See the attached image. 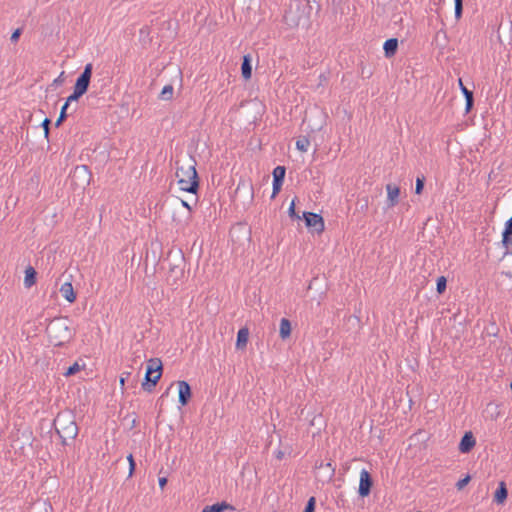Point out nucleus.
I'll return each mask as SVG.
<instances>
[{"label":"nucleus","mask_w":512,"mask_h":512,"mask_svg":"<svg viewBox=\"0 0 512 512\" xmlns=\"http://www.w3.org/2000/svg\"><path fill=\"white\" fill-rule=\"evenodd\" d=\"M286 174V168L285 166H277L274 168L272 175H273V191L271 198H275L276 195L281 191L283 182L285 179Z\"/></svg>","instance_id":"f8f14e48"},{"label":"nucleus","mask_w":512,"mask_h":512,"mask_svg":"<svg viewBox=\"0 0 512 512\" xmlns=\"http://www.w3.org/2000/svg\"><path fill=\"white\" fill-rule=\"evenodd\" d=\"M510 389L512 390V380H511V383H510Z\"/></svg>","instance_id":"6e6d98bb"},{"label":"nucleus","mask_w":512,"mask_h":512,"mask_svg":"<svg viewBox=\"0 0 512 512\" xmlns=\"http://www.w3.org/2000/svg\"><path fill=\"white\" fill-rule=\"evenodd\" d=\"M53 426L61 439L62 445H67L68 439H75L78 435V426L75 421V416L71 412L58 413L53 421Z\"/></svg>","instance_id":"20e7f679"},{"label":"nucleus","mask_w":512,"mask_h":512,"mask_svg":"<svg viewBox=\"0 0 512 512\" xmlns=\"http://www.w3.org/2000/svg\"><path fill=\"white\" fill-rule=\"evenodd\" d=\"M37 281V271L32 267L28 266L25 269V277H24V286L26 288H31Z\"/></svg>","instance_id":"b1692460"},{"label":"nucleus","mask_w":512,"mask_h":512,"mask_svg":"<svg viewBox=\"0 0 512 512\" xmlns=\"http://www.w3.org/2000/svg\"><path fill=\"white\" fill-rule=\"evenodd\" d=\"M283 456H284V453L282 451H278L276 453V458L279 459V460H281L283 458Z\"/></svg>","instance_id":"09e8293b"},{"label":"nucleus","mask_w":512,"mask_h":512,"mask_svg":"<svg viewBox=\"0 0 512 512\" xmlns=\"http://www.w3.org/2000/svg\"><path fill=\"white\" fill-rule=\"evenodd\" d=\"M174 88L171 84L165 85L160 92L159 98L161 100H171L173 97Z\"/></svg>","instance_id":"bb28decb"},{"label":"nucleus","mask_w":512,"mask_h":512,"mask_svg":"<svg viewBox=\"0 0 512 512\" xmlns=\"http://www.w3.org/2000/svg\"><path fill=\"white\" fill-rule=\"evenodd\" d=\"M508 497V489L504 481L499 482L494 492L493 501L497 504H504Z\"/></svg>","instance_id":"a211bd4d"},{"label":"nucleus","mask_w":512,"mask_h":512,"mask_svg":"<svg viewBox=\"0 0 512 512\" xmlns=\"http://www.w3.org/2000/svg\"><path fill=\"white\" fill-rule=\"evenodd\" d=\"M67 110H68V107L63 105L61 108L60 114L55 122L56 127H59L67 119V117H68Z\"/></svg>","instance_id":"473e14b6"},{"label":"nucleus","mask_w":512,"mask_h":512,"mask_svg":"<svg viewBox=\"0 0 512 512\" xmlns=\"http://www.w3.org/2000/svg\"><path fill=\"white\" fill-rule=\"evenodd\" d=\"M130 375H131V373H130V372H123V373L121 374V376H120V385H121V387H123V386H124V384H125V380H126V379H128Z\"/></svg>","instance_id":"c03bdc74"},{"label":"nucleus","mask_w":512,"mask_h":512,"mask_svg":"<svg viewBox=\"0 0 512 512\" xmlns=\"http://www.w3.org/2000/svg\"><path fill=\"white\" fill-rule=\"evenodd\" d=\"M71 185L75 188L85 189L92 179V173L86 165H78L69 175Z\"/></svg>","instance_id":"1a4fd4ad"},{"label":"nucleus","mask_w":512,"mask_h":512,"mask_svg":"<svg viewBox=\"0 0 512 512\" xmlns=\"http://www.w3.org/2000/svg\"><path fill=\"white\" fill-rule=\"evenodd\" d=\"M93 74V64L87 63L84 67L83 72L77 77L73 92L69 95L64 103V106L68 107L72 102H77L84 94L87 93L91 78Z\"/></svg>","instance_id":"39448f33"},{"label":"nucleus","mask_w":512,"mask_h":512,"mask_svg":"<svg viewBox=\"0 0 512 512\" xmlns=\"http://www.w3.org/2000/svg\"><path fill=\"white\" fill-rule=\"evenodd\" d=\"M344 503H345V500H342V502L337 501V504H338V505H339V504H340V505H344Z\"/></svg>","instance_id":"603ef678"},{"label":"nucleus","mask_w":512,"mask_h":512,"mask_svg":"<svg viewBox=\"0 0 512 512\" xmlns=\"http://www.w3.org/2000/svg\"><path fill=\"white\" fill-rule=\"evenodd\" d=\"M344 503H345V500H342V502L337 501V504H338V505H339V504H340V505H344Z\"/></svg>","instance_id":"5fc2aeb1"},{"label":"nucleus","mask_w":512,"mask_h":512,"mask_svg":"<svg viewBox=\"0 0 512 512\" xmlns=\"http://www.w3.org/2000/svg\"><path fill=\"white\" fill-rule=\"evenodd\" d=\"M127 460L129 462V474L128 477H132L136 470V462L132 454L127 456Z\"/></svg>","instance_id":"4c0bfd02"},{"label":"nucleus","mask_w":512,"mask_h":512,"mask_svg":"<svg viewBox=\"0 0 512 512\" xmlns=\"http://www.w3.org/2000/svg\"><path fill=\"white\" fill-rule=\"evenodd\" d=\"M192 398V389L187 381H178V401L181 406H186Z\"/></svg>","instance_id":"ddd939ff"},{"label":"nucleus","mask_w":512,"mask_h":512,"mask_svg":"<svg viewBox=\"0 0 512 512\" xmlns=\"http://www.w3.org/2000/svg\"><path fill=\"white\" fill-rule=\"evenodd\" d=\"M49 342L56 347H62L75 337V330L69 325L67 317L54 318L46 328Z\"/></svg>","instance_id":"f03ea898"},{"label":"nucleus","mask_w":512,"mask_h":512,"mask_svg":"<svg viewBox=\"0 0 512 512\" xmlns=\"http://www.w3.org/2000/svg\"><path fill=\"white\" fill-rule=\"evenodd\" d=\"M60 293L69 303H74L76 301L77 295L71 282L63 283L60 287Z\"/></svg>","instance_id":"aec40b11"},{"label":"nucleus","mask_w":512,"mask_h":512,"mask_svg":"<svg viewBox=\"0 0 512 512\" xmlns=\"http://www.w3.org/2000/svg\"><path fill=\"white\" fill-rule=\"evenodd\" d=\"M63 74H64V72H61L60 76L54 80V84H56V85L62 84V82H63V79H62Z\"/></svg>","instance_id":"de8ad7c7"},{"label":"nucleus","mask_w":512,"mask_h":512,"mask_svg":"<svg viewBox=\"0 0 512 512\" xmlns=\"http://www.w3.org/2000/svg\"><path fill=\"white\" fill-rule=\"evenodd\" d=\"M502 245L507 250L505 254L508 253V249L512 247V225L505 224L504 230L502 232Z\"/></svg>","instance_id":"393cba45"},{"label":"nucleus","mask_w":512,"mask_h":512,"mask_svg":"<svg viewBox=\"0 0 512 512\" xmlns=\"http://www.w3.org/2000/svg\"><path fill=\"white\" fill-rule=\"evenodd\" d=\"M425 176L420 175L416 178L415 194L420 195L423 192L425 186Z\"/></svg>","instance_id":"2f4dec72"},{"label":"nucleus","mask_w":512,"mask_h":512,"mask_svg":"<svg viewBox=\"0 0 512 512\" xmlns=\"http://www.w3.org/2000/svg\"><path fill=\"white\" fill-rule=\"evenodd\" d=\"M306 1H307V7H308L309 11L315 10L316 14L320 13V11L322 9L321 0H306Z\"/></svg>","instance_id":"c756f323"},{"label":"nucleus","mask_w":512,"mask_h":512,"mask_svg":"<svg viewBox=\"0 0 512 512\" xmlns=\"http://www.w3.org/2000/svg\"><path fill=\"white\" fill-rule=\"evenodd\" d=\"M283 21L290 28L298 27L304 18V7L300 0H287L285 3Z\"/></svg>","instance_id":"6e6552de"},{"label":"nucleus","mask_w":512,"mask_h":512,"mask_svg":"<svg viewBox=\"0 0 512 512\" xmlns=\"http://www.w3.org/2000/svg\"><path fill=\"white\" fill-rule=\"evenodd\" d=\"M315 508H316V498L314 496H311L307 500L303 512H315Z\"/></svg>","instance_id":"f704fd0d"},{"label":"nucleus","mask_w":512,"mask_h":512,"mask_svg":"<svg viewBox=\"0 0 512 512\" xmlns=\"http://www.w3.org/2000/svg\"><path fill=\"white\" fill-rule=\"evenodd\" d=\"M226 510L234 511L235 507L227 503L226 501H222L212 505L205 506L202 512H224Z\"/></svg>","instance_id":"4be33fe9"},{"label":"nucleus","mask_w":512,"mask_h":512,"mask_svg":"<svg viewBox=\"0 0 512 512\" xmlns=\"http://www.w3.org/2000/svg\"><path fill=\"white\" fill-rule=\"evenodd\" d=\"M348 320H349V321L354 320V321H356L357 323H359V322H360V319H359L357 316H349Z\"/></svg>","instance_id":"8fccbe9b"},{"label":"nucleus","mask_w":512,"mask_h":512,"mask_svg":"<svg viewBox=\"0 0 512 512\" xmlns=\"http://www.w3.org/2000/svg\"><path fill=\"white\" fill-rule=\"evenodd\" d=\"M197 162L191 155L182 166L176 167V177L180 190L196 195L194 205L198 202L197 193L200 188V178L196 170Z\"/></svg>","instance_id":"f257e3e1"},{"label":"nucleus","mask_w":512,"mask_h":512,"mask_svg":"<svg viewBox=\"0 0 512 512\" xmlns=\"http://www.w3.org/2000/svg\"><path fill=\"white\" fill-rule=\"evenodd\" d=\"M241 75L244 80L251 79L252 76V57L250 54H245L242 57Z\"/></svg>","instance_id":"f3484780"},{"label":"nucleus","mask_w":512,"mask_h":512,"mask_svg":"<svg viewBox=\"0 0 512 512\" xmlns=\"http://www.w3.org/2000/svg\"><path fill=\"white\" fill-rule=\"evenodd\" d=\"M465 101H466L465 111H466V113H469L474 107V95L465 98Z\"/></svg>","instance_id":"a19ab883"},{"label":"nucleus","mask_w":512,"mask_h":512,"mask_svg":"<svg viewBox=\"0 0 512 512\" xmlns=\"http://www.w3.org/2000/svg\"><path fill=\"white\" fill-rule=\"evenodd\" d=\"M502 275H505V276H507L509 278H512V272L511 271H508V272L503 271Z\"/></svg>","instance_id":"3c124183"},{"label":"nucleus","mask_w":512,"mask_h":512,"mask_svg":"<svg viewBox=\"0 0 512 512\" xmlns=\"http://www.w3.org/2000/svg\"><path fill=\"white\" fill-rule=\"evenodd\" d=\"M455 18L460 19L463 13V0H454Z\"/></svg>","instance_id":"c9c22d12"},{"label":"nucleus","mask_w":512,"mask_h":512,"mask_svg":"<svg viewBox=\"0 0 512 512\" xmlns=\"http://www.w3.org/2000/svg\"><path fill=\"white\" fill-rule=\"evenodd\" d=\"M236 229L243 230V237L246 240H250V238H251V230H250V228H247L245 225H243L241 223H238L236 226H234L232 228V230L230 231V234H232Z\"/></svg>","instance_id":"7c9ffc66"},{"label":"nucleus","mask_w":512,"mask_h":512,"mask_svg":"<svg viewBox=\"0 0 512 512\" xmlns=\"http://www.w3.org/2000/svg\"><path fill=\"white\" fill-rule=\"evenodd\" d=\"M158 482H159L160 488L164 489V487L167 485L168 479L166 477H160Z\"/></svg>","instance_id":"a18cd8bd"},{"label":"nucleus","mask_w":512,"mask_h":512,"mask_svg":"<svg viewBox=\"0 0 512 512\" xmlns=\"http://www.w3.org/2000/svg\"><path fill=\"white\" fill-rule=\"evenodd\" d=\"M84 367L83 366H80L78 362H74L71 366H69L66 371L63 373V375L65 377H70V376H73L75 375L76 373H78L82 368Z\"/></svg>","instance_id":"c85d7f7f"},{"label":"nucleus","mask_w":512,"mask_h":512,"mask_svg":"<svg viewBox=\"0 0 512 512\" xmlns=\"http://www.w3.org/2000/svg\"><path fill=\"white\" fill-rule=\"evenodd\" d=\"M315 468L322 470V472H321L322 480L325 482H330L335 475L336 468L334 465H332L331 462L324 463L323 461H321V462L317 461L315 463Z\"/></svg>","instance_id":"2eb2a0df"},{"label":"nucleus","mask_w":512,"mask_h":512,"mask_svg":"<svg viewBox=\"0 0 512 512\" xmlns=\"http://www.w3.org/2000/svg\"><path fill=\"white\" fill-rule=\"evenodd\" d=\"M374 485V480L369 471L362 469L360 472L358 494L361 498L368 497Z\"/></svg>","instance_id":"9b49d317"},{"label":"nucleus","mask_w":512,"mask_h":512,"mask_svg":"<svg viewBox=\"0 0 512 512\" xmlns=\"http://www.w3.org/2000/svg\"><path fill=\"white\" fill-rule=\"evenodd\" d=\"M254 200V189L250 179L240 178L239 183L232 196V201L236 206L246 208Z\"/></svg>","instance_id":"0eeeda50"},{"label":"nucleus","mask_w":512,"mask_h":512,"mask_svg":"<svg viewBox=\"0 0 512 512\" xmlns=\"http://www.w3.org/2000/svg\"><path fill=\"white\" fill-rule=\"evenodd\" d=\"M51 120L49 118H45L42 123H41V127L43 128L44 130V136L47 140V142H49V134H50V126H51Z\"/></svg>","instance_id":"72a5a7b5"},{"label":"nucleus","mask_w":512,"mask_h":512,"mask_svg":"<svg viewBox=\"0 0 512 512\" xmlns=\"http://www.w3.org/2000/svg\"><path fill=\"white\" fill-rule=\"evenodd\" d=\"M329 74H330V73L328 72V73H321V74L319 75V83H318V85H317L318 87H320V86H324V84L328 82V80H329Z\"/></svg>","instance_id":"37998d69"},{"label":"nucleus","mask_w":512,"mask_h":512,"mask_svg":"<svg viewBox=\"0 0 512 512\" xmlns=\"http://www.w3.org/2000/svg\"><path fill=\"white\" fill-rule=\"evenodd\" d=\"M21 34H22V29L21 28L15 29L12 32L11 37H10L11 42L12 43H16L19 40Z\"/></svg>","instance_id":"79ce46f5"},{"label":"nucleus","mask_w":512,"mask_h":512,"mask_svg":"<svg viewBox=\"0 0 512 512\" xmlns=\"http://www.w3.org/2000/svg\"><path fill=\"white\" fill-rule=\"evenodd\" d=\"M309 145H310V139L308 136H300L296 140V148L300 152H306L308 150Z\"/></svg>","instance_id":"a878e982"},{"label":"nucleus","mask_w":512,"mask_h":512,"mask_svg":"<svg viewBox=\"0 0 512 512\" xmlns=\"http://www.w3.org/2000/svg\"><path fill=\"white\" fill-rule=\"evenodd\" d=\"M292 332V325L291 321L287 318H282L280 320V327H279V336L282 340H286L291 336Z\"/></svg>","instance_id":"5701e85b"},{"label":"nucleus","mask_w":512,"mask_h":512,"mask_svg":"<svg viewBox=\"0 0 512 512\" xmlns=\"http://www.w3.org/2000/svg\"><path fill=\"white\" fill-rule=\"evenodd\" d=\"M471 480V476L467 474L464 478L459 479L455 485L458 490H462Z\"/></svg>","instance_id":"58836bf2"},{"label":"nucleus","mask_w":512,"mask_h":512,"mask_svg":"<svg viewBox=\"0 0 512 512\" xmlns=\"http://www.w3.org/2000/svg\"><path fill=\"white\" fill-rule=\"evenodd\" d=\"M249 339V329L247 327H242L237 332L236 338V349L242 350L246 348Z\"/></svg>","instance_id":"412c9836"},{"label":"nucleus","mask_w":512,"mask_h":512,"mask_svg":"<svg viewBox=\"0 0 512 512\" xmlns=\"http://www.w3.org/2000/svg\"><path fill=\"white\" fill-rule=\"evenodd\" d=\"M447 288V278L445 276H439L436 280V291L438 294H443Z\"/></svg>","instance_id":"cd10ccee"},{"label":"nucleus","mask_w":512,"mask_h":512,"mask_svg":"<svg viewBox=\"0 0 512 512\" xmlns=\"http://www.w3.org/2000/svg\"><path fill=\"white\" fill-rule=\"evenodd\" d=\"M288 215L291 219L295 220H301L302 219V216L299 215V213L296 211L295 209V202L294 200L291 202V205L288 209Z\"/></svg>","instance_id":"e433bc0d"},{"label":"nucleus","mask_w":512,"mask_h":512,"mask_svg":"<svg viewBox=\"0 0 512 512\" xmlns=\"http://www.w3.org/2000/svg\"><path fill=\"white\" fill-rule=\"evenodd\" d=\"M384 56L386 58H392L398 50V39L397 38H389L384 42L383 45Z\"/></svg>","instance_id":"6ab92c4d"},{"label":"nucleus","mask_w":512,"mask_h":512,"mask_svg":"<svg viewBox=\"0 0 512 512\" xmlns=\"http://www.w3.org/2000/svg\"><path fill=\"white\" fill-rule=\"evenodd\" d=\"M387 190V204L388 207H394L399 202V196H400V188L397 185L394 184H387L386 185Z\"/></svg>","instance_id":"dca6fc26"},{"label":"nucleus","mask_w":512,"mask_h":512,"mask_svg":"<svg viewBox=\"0 0 512 512\" xmlns=\"http://www.w3.org/2000/svg\"><path fill=\"white\" fill-rule=\"evenodd\" d=\"M344 503H345V500H342V502L337 501V504H338V505H339V504H340V505H344Z\"/></svg>","instance_id":"864d4df0"},{"label":"nucleus","mask_w":512,"mask_h":512,"mask_svg":"<svg viewBox=\"0 0 512 512\" xmlns=\"http://www.w3.org/2000/svg\"><path fill=\"white\" fill-rule=\"evenodd\" d=\"M163 374V364L159 358H151L147 361L144 380L142 381V389L152 392L157 386Z\"/></svg>","instance_id":"423d86ee"},{"label":"nucleus","mask_w":512,"mask_h":512,"mask_svg":"<svg viewBox=\"0 0 512 512\" xmlns=\"http://www.w3.org/2000/svg\"><path fill=\"white\" fill-rule=\"evenodd\" d=\"M476 445V439L471 431H467L462 436L458 449L461 453L467 454L472 451Z\"/></svg>","instance_id":"4468645a"},{"label":"nucleus","mask_w":512,"mask_h":512,"mask_svg":"<svg viewBox=\"0 0 512 512\" xmlns=\"http://www.w3.org/2000/svg\"><path fill=\"white\" fill-rule=\"evenodd\" d=\"M165 261L168 262V285L178 286L185 276L186 259L181 249H171Z\"/></svg>","instance_id":"7ed1b4c3"},{"label":"nucleus","mask_w":512,"mask_h":512,"mask_svg":"<svg viewBox=\"0 0 512 512\" xmlns=\"http://www.w3.org/2000/svg\"><path fill=\"white\" fill-rule=\"evenodd\" d=\"M459 87H460V90L461 92L463 93L464 97L467 98V97H470V96H473L474 93L472 90H469L462 82V79L460 78L459 79Z\"/></svg>","instance_id":"ea45409f"},{"label":"nucleus","mask_w":512,"mask_h":512,"mask_svg":"<svg viewBox=\"0 0 512 512\" xmlns=\"http://www.w3.org/2000/svg\"><path fill=\"white\" fill-rule=\"evenodd\" d=\"M302 219L304 220L307 229L312 233L320 234L325 229L324 219L320 214L304 211Z\"/></svg>","instance_id":"9d476101"},{"label":"nucleus","mask_w":512,"mask_h":512,"mask_svg":"<svg viewBox=\"0 0 512 512\" xmlns=\"http://www.w3.org/2000/svg\"><path fill=\"white\" fill-rule=\"evenodd\" d=\"M181 204L183 207L187 208L188 211H192V206L190 205V203L188 201H185V200H181Z\"/></svg>","instance_id":"49530a36"}]
</instances>
